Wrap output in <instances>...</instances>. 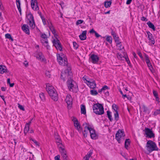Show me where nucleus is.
Instances as JSON below:
<instances>
[{"label":"nucleus","mask_w":160,"mask_h":160,"mask_svg":"<svg viewBox=\"0 0 160 160\" xmlns=\"http://www.w3.org/2000/svg\"><path fill=\"white\" fill-rule=\"evenodd\" d=\"M65 101L68 106L71 105L72 104V99L71 95L68 94L65 99Z\"/></svg>","instance_id":"17"},{"label":"nucleus","mask_w":160,"mask_h":160,"mask_svg":"<svg viewBox=\"0 0 160 160\" xmlns=\"http://www.w3.org/2000/svg\"><path fill=\"white\" fill-rule=\"evenodd\" d=\"M55 160H61L60 159V156L59 155H58L55 157Z\"/></svg>","instance_id":"58"},{"label":"nucleus","mask_w":160,"mask_h":160,"mask_svg":"<svg viewBox=\"0 0 160 160\" xmlns=\"http://www.w3.org/2000/svg\"><path fill=\"white\" fill-rule=\"evenodd\" d=\"M84 127V130L83 132V134L84 137L87 136L89 131L92 139L95 140L98 138V136L96 133L95 130L94 129L93 126L89 123L85 122L82 125Z\"/></svg>","instance_id":"1"},{"label":"nucleus","mask_w":160,"mask_h":160,"mask_svg":"<svg viewBox=\"0 0 160 160\" xmlns=\"http://www.w3.org/2000/svg\"><path fill=\"white\" fill-rule=\"evenodd\" d=\"M83 22V21L81 20H78L76 22V24L77 25L82 24Z\"/></svg>","instance_id":"50"},{"label":"nucleus","mask_w":160,"mask_h":160,"mask_svg":"<svg viewBox=\"0 0 160 160\" xmlns=\"http://www.w3.org/2000/svg\"><path fill=\"white\" fill-rule=\"evenodd\" d=\"M35 56L37 59L41 62H45L46 61V59L44 57V56L41 52H36L35 54Z\"/></svg>","instance_id":"13"},{"label":"nucleus","mask_w":160,"mask_h":160,"mask_svg":"<svg viewBox=\"0 0 160 160\" xmlns=\"http://www.w3.org/2000/svg\"><path fill=\"white\" fill-rule=\"evenodd\" d=\"M104 86H106L107 87L104 88V90H103V92L104 93L106 96H108L109 95L108 90L109 89V88L106 85H105Z\"/></svg>","instance_id":"31"},{"label":"nucleus","mask_w":160,"mask_h":160,"mask_svg":"<svg viewBox=\"0 0 160 160\" xmlns=\"http://www.w3.org/2000/svg\"><path fill=\"white\" fill-rule=\"evenodd\" d=\"M117 57L120 60H122V58H124V56H123L120 53H117Z\"/></svg>","instance_id":"44"},{"label":"nucleus","mask_w":160,"mask_h":160,"mask_svg":"<svg viewBox=\"0 0 160 160\" xmlns=\"http://www.w3.org/2000/svg\"><path fill=\"white\" fill-rule=\"evenodd\" d=\"M91 94L92 95H97L98 93L96 90H92L90 91Z\"/></svg>","instance_id":"46"},{"label":"nucleus","mask_w":160,"mask_h":160,"mask_svg":"<svg viewBox=\"0 0 160 160\" xmlns=\"http://www.w3.org/2000/svg\"><path fill=\"white\" fill-rule=\"evenodd\" d=\"M80 108L81 113L85 114H86V110L85 106L83 104H82L81 105Z\"/></svg>","instance_id":"23"},{"label":"nucleus","mask_w":160,"mask_h":160,"mask_svg":"<svg viewBox=\"0 0 160 160\" xmlns=\"http://www.w3.org/2000/svg\"><path fill=\"white\" fill-rule=\"evenodd\" d=\"M18 108L21 110H22L23 111L24 110V109L23 107L21 105H20L18 104Z\"/></svg>","instance_id":"60"},{"label":"nucleus","mask_w":160,"mask_h":160,"mask_svg":"<svg viewBox=\"0 0 160 160\" xmlns=\"http://www.w3.org/2000/svg\"><path fill=\"white\" fill-rule=\"evenodd\" d=\"M55 138L57 140V144L59 148L60 146H62V144L61 142H60V139L59 136H57L55 137Z\"/></svg>","instance_id":"30"},{"label":"nucleus","mask_w":160,"mask_h":160,"mask_svg":"<svg viewBox=\"0 0 160 160\" xmlns=\"http://www.w3.org/2000/svg\"><path fill=\"white\" fill-rule=\"evenodd\" d=\"M144 57L147 64L151 63L148 56L147 55L145 54Z\"/></svg>","instance_id":"35"},{"label":"nucleus","mask_w":160,"mask_h":160,"mask_svg":"<svg viewBox=\"0 0 160 160\" xmlns=\"http://www.w3.org/2000/svg\"><path fill=\"white\" fill-rule=\"evenodd\" d=\"M90 58L92 60V62L94 64L97 63L99 60V58L98 55L94 54H92Z\"/></svg>","instance_id":"16"},{"label":"nucleus","mask_w":160,"mask_h":160,"mask_svg":"<svg viewBox=\"0 0 160 160\" xmlns=\"http://www.w3.org/2000/svg\"><path fill=\"white\" fill-rule=\"evenodd\" d=\"M115 136V139L119 143L123 141L125 139V134L122 130H119L117 132Z\"/></svg>","instance_id":"7"},{"label":"nucleus","mask_w":160,"mask_h":160,"mask_svg":"<svg viewBox=\"0 0 160 160\" xmlns=\"http://www.w3.org/2000/svg\"><path fill=\"white\" fill-rule=\"evenodd\" d=\"M7 68L5 66L0 65V73L3 74L6 71Z\"/></svg>","instance_id":"24"},{"label":"nucleus","mask_w":160,"mask_h":160,"mask_svg":"<svg viewBox=\"0 0 160 160\" xmlns=\"http://www.w3.org/2000/svg\"><path fill=\"white\" fill-rule=\"evenodd\" d=\"M53 45L55 47L57 50L61 51L62 49L61 45L58 39H54L52 41Z\"/></svg>","instance_id":"14"},{"label":"nucleus","mask_w":160,"mask_h":160,"mask_svg":"<svg viewBox=\"0 0 160 160\" xmlns=\"http://www.w3.org/2000/svg\"><path fill=\"white\" fill-rule=\"evenodd\" d=\"M107 87L106 86H103L102 88L100 89H99L98 90V92L99 93H101L102 92H103V90H104V89L106 88Z\"/></svg>","instance_id":"55"},{"label":"nucleus","mask_w":160,"mask_h":160,"mask_svg":"<svg viewBox=\"0 0 160 160\" xmlns=\"http://www.w3.org/2000/svg\"><path fill=\"white\" fill-rule=\"evenodd\" d=\"M143 131L145 132L146 137L152 138L155 137V134L151 129L146 128Z\"/></svg>","instance_id":"9"},{"label":"nucleus","mask_w":160,"mask_h":160,"mask_svg":"<svg viewBox=\"0 0 160 160\" xmlns=\"http://www.w3.org/2000/svg\"><path fill=\"white\" fill-rule=\"evenodd\" d=\"M113 39L116 43V45L118 44L121 43V42L120 41V39L118 37L115 36L114 37Z\"/></svg>","instance_id":"33"},{"label":"nucleus","mask_w":160,"mask_h":160,"mask_svg":"<svg viewBox=\"0 0 160 160\" xmlns=\"http://www.w3.org/2000/svg\"><path fill=\"white\" fill-rule=\"evenodd\" d=\"M39 97L42 101L44 102L45 101V98L43 93H41L39 94Z\"/></svg>","instance_id":"36"},{"label":"nucleus","mask_w":160,"mask_h":160,"mask_svg":"<svg viewBox=\"0 0 160 160\" xmlns=\"http://www.w3.org/2000/svg\"><path fill=\"white\" fill-rule=\"evenodd\" d=\"M148 68H149V69L150 70V71H151V72L152 73H154L155 72V70L154 69L152 66L151 67H149Z\"/></svg>","instance_id":"53"},{"label":"nucleus","mask_w":160,"mask_h":160,"mask_svg":"<svg viewBox=\"0 0 160 160\" xmlns=\"http://www.w3.org/2000/svg\"><path fill=\"white\" fill-rule=\"evenodd\" d=\"M5 38H8L9 40H11L12 41H13V39L11 35L9 33L6 34L5 35Z\"/></svg>","instance_id":"37"},{"label":"nucleus","mask_w":160,"mask_h":160,"mask_svg":"<svg viewBox=\"0 0 160 160\" xmlns=\"http://www.w3.org/2000/svg\"><path fill=\"white\" fill-rule=\"evenodd\" d=\"M29 17L28 20L29 21V25L31 29H33L35 27V24L34 21V18L32 14H30L28 15Z\"/></svg>","instance_id":"10"},{"label":"nucleus","mask_w":160,"mask_h":160,"mask_svg":"<svg viewBox=\"0 0 160 160\" xmlns=\"http://www.w3.org/2000/svg\"><path fill=\"white\" fill-rule=\"evenodd\" d=\"M59 151L62 157L63 160H68L67 151L64 148L60 146Z\"/></svg>","instance_id":"12"},{"label":"nucleus","mask_w":160,"mask_h":160,"mask_svg":"<svg viewBox=\"0 0 160 160\" xmlns=\"http://www.w3.org/2000/svg\"><path fill=\"white\" fill-rule=\"evenodd\" d=\"M41 18L42 19L43 24L45 25H47V20L45 19V18L42 16L41 15Z\"/></svg>","instance_id":"43"},{"label":"nucleus","mask_w":160,"mask_h":160,"mask_svg":"<svg viewBox=\"0 0 160 160\" xmlns=\"http://www.w3.org/2000/svg\"><path fill=\"white\" fill-rule=\"evenodd\" d=\"M107 115L108 116V118L111 121H112L113 120V118H112V116L111 114V112L109 111H108L107 112Z\"/></svg>","instance_id":"34"},{"label":"nucleus","mask_w":160,"mask_h":160,"mask_svg":"<svg viewBox=\"0 0 160 160\" xmlns=\"http://www.w3.org/2000/svg\"><path fill=\"white\" fill-rule=\"evenodd\" d=\"M57 59L60 65L66 66L67 68L69 67L68 66V62L66 56L62 53L60 54H57Z\"/></svg>","instance_id":"5"},{"label":"nucleus","mask_w":160,"mask_h":160,"mask_svg":"<svg viewBox=\"0 0 160 160\" xmlns=\"http://www.w3.org/2000/svg\"><path fill=\"white\" fill-rule=\"evenodd\" d=\"M87 31L85 30L82 32V34L79 36L80 39L82 40H84L86 38Z\"/></svg>","instance_id":"20"},{"label":"nucleus","mask_w":160,"mask_h":160,"mask_svg":"<svg viewBox=\"0 0 160 160\" xmlns=\"http://www.w3.org/2000/svg\"><path fill=\"white\" fill-rule=\"evenodd\" d=\"M44 46L46 47L47 49H48L49 48V46L48 44V41H46L45 43L43 44Z\"/></svg>","instance_id":"52"},{"label":"nucleus","mask_w":160,"mask_h":160,"mask_svg":"<svg viewBox=\"0 0 160 160\" xmlns=\"http://www.w3.org/2000/svg\"><path fill=\"white\" fill-rule=\"evenodd\" d=\"M138 55L140 57V58L142 59V60H143V57H142V53H141V52H138Z\"/></svg>","instance_id":"56"},{"label":"nucleus","mask_w":160,"mask_h":160,"mask_svg":"<svg viewBox=\"0 0 160 160\" xmlns=\"http://www.w3.org/2000/svg\"><path fill=\"white\" fill-rule=\"evenodd\" d=\"M114 115L115 119L117 121L118 120L119 118V115L118 114V112H114Z\"/></svg>","instance_id":"42"},{"label":"nucleus","mask_w":160,"mask_h":160,"mask_svg":"<svg viewBox=\"0 0 160 160\" xmlns=\"http://www.w3.org/2000/svg\"><path fill=\"white\" fill-rule=\"evenodd\" d=\"M142 108L143 110V112H147L148 111V109L147 107H146L145 106L143 105L142 106Z\"/></svg>","instance_id":"48"},{"label":"nucleus","mask_w":160,"mask_h":160,"mask_svg":"<svg viewBox=\"0 0 160 160\" xmlns=\"http://www.w3.org/2000/svg\"><path fill=\"white\" fill-rule=\"evenodd\" d=\"M89 84L91 88H94L96 87V84L94 82H90Z\"/></svg>","instance_id":"38"},{"label":"nucleus","mask_w":160,"mask_h":160,"mask_svg":"<svg viewBox=\"0 0 160 160\" xmlns=\"http://www.w3.org/2000/svg\"><path fill=\"white\" fill-rule=\"evenodd\" d=\"M31 5L32 9L35 11L39 10V8L38 6V3L36 0H31Z\"/></svg>","instance_id":"15"},{"label":"nucleus","mask_w":160,"mask_h":160,"mask_svg":"<svg viewBox=\"0 0 160 160\" xmlns=\"http://www.w3.org/2000/svg\"><path fill=\"white\" fill-rule=\"evenodd\" d=\"M149 27L152 29L154 31L156 30L154 25L150 22L149 21L147 23Z\"/></svg>","instance_id":"25"},{"label":"nucleus","mask_w":160,"mask_h":160,"mask_svg":"<svg viewBox=\"0 0 160 160\" xmlns=\"http://www.w3.org/2000/svg\"><path fill=\"white\" fill-rule=\"evenodd\" d=\"M160 114V109H158L156 110L154 112H153V115L155 116L157 115Z\"/></svg>","instance_id":"40"},{"label":"nucleus","mask_w":160,"mask_h":160,"mask_svg":"<svg viewBox=\"0 0 160 160\" xmlns=\"http://www.w3.org/2000/svg\"><path fill=\"white\" fill-rule=\"evenodd\" d=\"M21 151L23 152H24L27 151V150L23 146H21Z\"/></svg>","instance_id":"54"},{"label":"nucleus","mask_w":160,"mask_h":160,"mask_svg":"<svg viewBox=\"0 0 160 160\" xmlns=\"http://www.w3.org/2000/svg\"><path fill=\"white\" fill-rule=\"evenodd\" d=\"M71 68L68 67L63 72H62L61 78V79L65 81L67 78H71V76L72 75V73L71 72Z\"/></svg>","instance_id":"8"},{"label":"nucleus","mask_w":160,"mask_h":160,"mask_svg":"<svg viewBox=\"0 0 160 160\" xmlns=\"http://www.w3.org/2000/svg\"><path fill=\"white\" fill-rule=\"evenodd\" d=\"M92 153L91 152H89L88 153L85 157L83 158L84 160H89V158L92 155Z\"/></svg>","instance_id":"29"},{"label":"nucleus","mask_w":160,"mask_h":160,"mask_svg":"<svg viewBox=\"0 0 160 160\" xmlns=\"http://www.w3.org/2000/svg\"><path fill=\"white\" fill-rule=\"evenodd\" d=\"M16 3L17 6L20 5V0H16Z\"/></svg>","instance_id":"63"},{"label":"nucleus","mask_w":160,"mask_h":160,"mask_svg":"<svg viewBox=\"0 0 160 160\" xmlns=\"http://www.w3.org/2000/svg\"><path fill=\"white\" fill-rule=\"evenodd\" d=\"M22 29L26 34L29 35L30 34L28 26L26 24H24L22 27Z\"/></svg>","instance_id":"19"},{"label":"nucleus","mask_w":160,"mask_h":160,"mask_svg":"<svg viewBox=\"0 0 160 160\" xmlns=\"http://www.w3.org/2000/svg\"><path fill=\"white\" fill-rule=\"evenodd\" d=\"M47 25L48 26V27L49 28H51V27H53L52 25V23L51 22V21L48 19V20L47 21Z\"/></svg>","instance_id":"41"},{"label":"nucleus","mask_w":160,"mask_h":160,"mask_svg":"<svg viewBox=\"0 0 160 160\" xmlns=\"http://www.w3.org/2000/svg\"><path fill=\"white\" fill-rule=\"evenodd\" d=\"M132 0H127L126 4L127 5H129L130 4Z\"/></svg>","instance_id":"64"},{"label":"nucleus","mask_w":160,"mask_h":160,"mask_svg":"<svg viewBox=\"0 0 160 160\" xmlns=\"http://www.w3.org/2000/svg\"><path fill=\"white\" fill-rule=\"evenodd\" d=\"M73 47L75 49H77L78 48V45L76 42H73Z\"/></svg>","instance_id":"49"},{"label":"nucleus","mask_w":160,"mask_h":160,"mask_svg":"<svg viewBox=\"0 0 160 160\" xmlns=\"http://www.w3.org/2000/svg\"><path fill=\"white\" fill-rule=\"evenodd\" d=\"M147 33L148 36V39L151 41L152 44H154L155 42V40L152 34L149 31H147Z\"/></svg>","instance_id":"18"},{"label":"nucleus","mask_w":160,"mask_h":160,"mask_svg":"<svg viewBox=\"0 0 160 160\" xmlns=\"http://www.w3.org/2000/svg\"><path fill=\"white\" fill-rule=\"evenodd\" d=\"M67 85L70 91L76 92L78 91V85L76 82L72 79H68L67 81Z\"/></svg>","instance_id":"4"},{"label":"nucleus","mask_w":160,"mask_h":160,"mask_svg":"<svg viewBox=\"0 0 160 160\" xmlns=\"http://www.w3.org/2000/svg\"><path fill=\"white\" fill-rule=\"evenodd\" d=\"M153 93L154 97L156 98V100L158 103H159V97H158V94L157 92L155 90H153Z\"/></svg>","instance_id":"22"},{"label":"nucleus","mask_w":160,"mask_h":160,"mask_svg":"<svg viewBox=\"0 0 160 160\" xmlns=\"http://www.w3.org/2000/svg\"><path fill=\"white\" fill-rule=\"evenodd\" d=\"M89 32L90 33H94L95 34V35L96 37L97 38H98L100 37H101V36L96 31H95L93 29H92L89 31Z\"/></svg>","instance_id":"26"},{"label":"nucleus","mask_w":160,"mask_h":160,"mask_svg":"<svg viewBox=\"0 0 160 160\" xmlns=\"http://www.w3.org/2000/svg\"><path fill=\"white\" fill-rule=\"evenodd\" d=\"M112 4L111 1H106L104 2V6L106 8H108L111 6Z\"/></svg>","instance_id":"32"},{"label":"nucleus","mask_w":160,"mask_h":160,"mask_svg":"<svg viewBox=\"0 0 160 160\" xmlns=\"http://www.w3.org/2000/svg\"><path fill=\"white\" fill-rule=\"evenodd\" d=\"M112 108L114 110V112H118V106L117 105H116L115 104H113L112 105Z\"/></svg>","instance_id":"45"},{"label":"nucleus","mask_w":160,"mask_h":160,"mask_svg":"<svg viewBox=\"0 0 160 160\" xmlns=\"http://www.w3.org/2000/svg\"><path fill=\"white\" fill-rule=\"evenodd\" d=\"M141 20L143 21H148V19L144 17H142L141 18Z\"/></svg>","instance_id":"59"},{"label":"nucleus","mask_w":160,"mask_h":160,"mask_svg":"<svg viewBox=\"0 0 160 160\" xmlns=\"http://www.w3.org/2000/svg\"><path fill=\"white\" fill-rule=\"evenodd\" d=\"M93 112L98 115H102L104 113V111L102 104L98 103L94 104L93 106Z\"/></svg>","instance_id":"6"},{"label":"nucleus","mask_w":160,"mask_h":160,"mask_svg":"<svg viewBox=\"0 0 160 160\" xmlns=\"http://www.w3.org/2000/svg\"><path fill=\"white\" fill-rule=\"evenodd\" d=\"M111 35L112 36H113V38H114V37L117 36L116 35V34L115 32H114V31L112 30L111 32Z\"/></svg>","instance_id":"62"},{"label":"nucleus","mask_w":160,"mask_h":160,"mask_svg":"<svg viewBox=\"0 0 160 160\" xmlns=\"http://www.w3.org/2000/svg\"><path fill=\"white\" fill-rule=\"evenodd\" d=\"M105 37L106 38V41L110 44L112 43V37L110 36H106Z\"/></svg>","instance_id":"28"},{"label":"nucleus","mask_w":160,"mask_h":160,"mask_svg":"<svg viewBox=\"0 0 160 160\" xmlns=\"http://www.w3.org/2000/svg\"><path fill=\"white\" fill-rule=\"evenodd\" d=\"M46 90L52 99L54 101L58 99V96L53 87L49 84H46Z\"/></svg>","instance_id":"2"},{"label":"nucleus","mask_w":160,"mask_h":160,"mask_svg":"<svg viewBox=\"0 0 160 160\" xmlns=\"http://www.w3.org/2000/svg\"><path fill=\"white\" fill-rule=\"evenodd\" d=\"M30 123L31 122L29 123H27L25 125L24 129V133L25 135H26L27 133L29 131V125Z\"/></svg>","instance_id":"21"},{"label":"nucleus","mask_w":160,"mask_h":160,"mask_svg":"<svg viewBox=\"0 0 160 160\" xmlns=\"http://www.w3.org/2000/svg\"><path fill=\"white\" fill-rule=\"evenodd\" d=\"M32 141L36 144V146H39L38 142L35 140L32 139Z\"/></svg>","instance_id":"61"},{"label":"nucleus","mask_w":160,"mask_h":160,"mask_svg":"<svg viewBox=\"0 0 160 160\" xmlns=\"http://www.w3.org/2000/svg\"><path fill=\"white\" fill-rule=\"evenodd\" d=\"M41 37L42 39H47V35L45 34H42L41 36Z\"/></svg>","instance_id":"51"},{"label":"nucleus","mask_w":160,"mask_h":160,"mask_svg":"<svg viewBox=\"0 0 160 160\" xmlns=\"http://www.w3.org/2000/svg\"><path fill=\"white\" fill-rule=\"evenodd\" d=\"M48 40L47 39H42L41 40V42L43 44L45 43L46 41H47Z\"/></svg>","instance_id":"57"},{"label":"nucleus","mask_w":160,"mask_h":160,"mask_svg":"<svg viewBox=\"0 0 160 160\" xmlns=\"http://www.w3.org/2000/svg\"><path fill=\"white\" fill-rule=\"evenodd\" d=\"M72 121L74 122L75 127L80 133H81L82 131V128L78 122V120L75 117H73Z\"/></svg>","instance_id":"11"},{"label":"nucleus","mask_w":160,"mask_h":160,"mask_svg":"<svg viewBox=\"0 0 160 160\" xmlns=\"http://www.w3.org/2000/svg\"><path fill=\"white\" fill-rule=\"evenodd\" d=\"M130 140L129 139H126L125 142V147L128 149L129 145H130Z\"/></svg>","instance_id":"27"},{"label":"nucleus","mask_w":160,"mask_h":160,"mask_svg":"<svg viewBox=\"0 0 160 160\" xmlns=\"http://www.w3.org/2000/svg\"><path fill=\"white\" fill-rule=\"evenodd\" d=\"M50 30L52 32V33L54 35H55L56 34V31L54 28L53 27H52L51 28H49Z\"/></svg>","instance_id":"47"},{"label":"nucleus","mask_w":160,"mask_h":160,"mask_svg":"<svg viewBox=\"0 0 160 160\" xmlns=\"http://www.w3.org/2000/svg\"><path fill=\"white\" fill-rule=\"evenodd\" d=\"M117 48V49L121 50L124 48V47L122 46V43L118 44L116 45Z\"/></svg>","instance_id":"39"},{"label":"nucleus","mask_w":160,"mask_h":160,"mask_svg":"<svg viewBox=\"0 0 160 160\" xmlns=\"http://www.w3.org/2000/svg\"><path fill=\"white\" fill-rule=\"evenodd\" d=\"M146 153H150L154 151H158V148L156 143L152 140L148 141L146 145Z\"/></svg>","instance_id":"3"}]
</instances>
